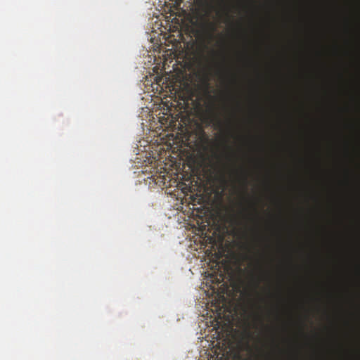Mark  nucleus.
<instances>
[{"instance_id":"1","label":"nucleus","mask_w":360,"mask_h":360,"mask_svg":"<svg viewBox=\"0 0 360 360\" xmlns=\"http://www.w3.org/2000/svg\"><path fill=\"white\" fill-rule=\"evenodd\" d=\"M230 226H191L193 231H198L199 233L204 235L203 240L211 245L222 246L226 235L229 233Z\"/></svg>"},{"instance_id":"2","label":"nucleus","mask_w":360,"mask_h":360,"mask_svg":"<svg viewBox=\"0 0 360 360\" xmlns=\"http://www.w3.org/2000/svg\"><path fill=\"white\" fill-rule=\"evenodd\" d=\"M245 200L248 207L251 209H256L259 202H262V200L259 198H253V199H249V198H245Z\"/></svg>"},{"instance_id":"3","label":"nucleus","mask_w":360,"mask_h":360,"mask_svg":"<svg viewBox=\"0 0 360 360\" xmlns=\"http://www.w3.org/2000/svg\"><path fill=\"white\" fill-rule=\"evenodd\" d=\"M272 202L276 207H280L282 205V202H281V199H278V198L274 197L273 199H272Z\"/></svg>"},{"instance_id":"4","label":"nucleus","mask_w":360,"mask_h":360,"mask_svg":"<svg viewBox=\"0 0 360 360\" xmlns=\"http://www.w3.org/2000/svg\"><path fill=\"white\" fill-rule=\"evenodd\" d=\"M183 0H176V4H177L178 6H179V4H181V3L182 2Z\"/></svg>"},{"instance_id":"5","label":"nucleus","mask_w":360,"mask_h":360,"mask_svg":"<svg viewBox=\"0 0 360 360\" xmlns=\"http://www.w3.org/2000/svg\"><path fill=\"white\" fill-rule=\"evenodd\" d=\"M211 26H212V30H215V27L214 25L211 24Z\"/></svg>"},{"instance_id":"6","label":"nucleus","mask_w":360,"mask_h":360,"mask_svg":"<svg viewBox=\"0 0 360 360\" xmlns=\"http://www.w3.org/2000/svg\"><path fill=\"white\" fill-rule=\"evenodd\" d=\"M205 84H206V85H208V84H209V83H208V79H207V78H206V79H205Z\"/></svg>"},{"instance_id":"7","label":"nucleus","mask_w":360,"mask_h":360,"mask_svg":"<svg viewBox=\"0 0 360 360\" xmlns=\"http://www.w3.org/2000/svg\"><path fill=\"white\" fill-rule=\"evenodd\" d=\"M259 226H257V229H259Z\"/></svg>"}]
</instances>
